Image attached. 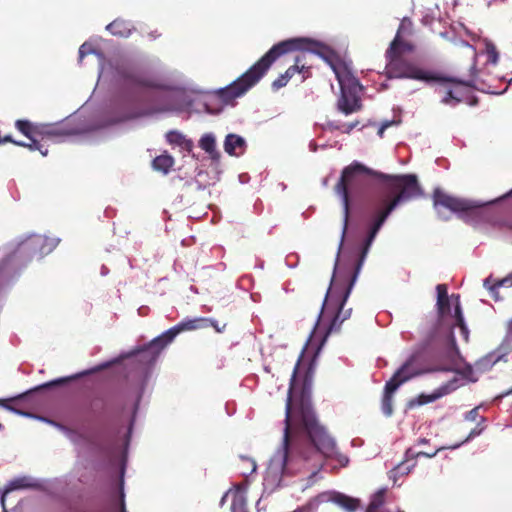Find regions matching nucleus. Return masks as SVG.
I'll use <instances>...</instances> for the list:
<instances>
[{
    "mask_svg": "<svg viewBox=\"0 0 512 512\" xmlns=\"http://www.w3.org/2000/svg\"><path fill=\"white\" fill-rule=\"evenodd\" d=\"M334 189L341 197L343 205V226L336 262H338L349 226L351 201L359 202L365 211L371 212V218L368 224V233L353 276L342 287L340 294L337 296L335 294L338 283L336 282L332 287L334 283L333 277L325 295L318 319V325H325L327 323L325 338L331 333L338 332L341 324L350 318L352 309H345V304L370 246L388 216L402 202L419 197L422 194V189L416 175L385 174L357 161H354L342 170L341 177ZM336 267L337 263H335L334 270Z\"/></svg>",
    "mask_w": 512,
    "mask_h": 512,
    "instance_id": "obj_1",
    "label": "nucleus"
},
{
    "mask_svg": "<svg viewBox=\"0 0 512 512\" xmlns=\"http://www.w3.org/2000/svg\"><path fill=\"white\" fill-rule=\"evenodd\" d=\"M303 353L299 356L290 378L285 405L284 433L281 446L270 461V468L288 474V464L294 454L309 460L319 454L330 457L336 443L320 425L311 402V388L314 363L311 361L305 371L300 393L296 392L297 377Z\"/></svg>",
    "mask_w": 512,
    "mask_h": 512,
    "instance_id": "obj_2",
    "label": "nucleus"
},
{
    "mask_svg": "<svg viewBox=\"0 0 512 512\" xmlns=\"http://www.w3.org/2000/svg\"><path fill=\"white\" fill-rule=\"evenodd\" d=\"M437 315L426 317L420 325V343L422 352H430L444 361L431 371L450 372L456 371L459 358V350L451 331L452 325H445L443 318L450 313V300L437 299Z\"/></svg>",
    "mask_w": 512,
    "mask_h": 512,
    "instance_id": "obj_3",
    "label": "nucleus"
},
{
    "mask_svg": "<svg viewBox=\"0 0 512 512\" xmlns=\"http://www.w3.org/2000/svg\"><path fill=\"white\" fill-rule=\"evenodd\" d=\"M311 44L308 40L295 39L283 40L273 45L268 52L235 81L215 91L223 106L233 105L235 99L243 96L250 88L255 86L280 56L294 49L306 48V45Z\"/></svg>",
    "mask_w": 512,
    "mask_h": 512,
    "instance_id": "obj_4",
    "label": "nucleus"
},
{
    "mask_svg": "<svg viewBox=\"0 0 512 512\" xmlns=\"http://www.w3.org/2000/svg\"><path fill=\"white\" fill-rule=\"evenodd\" d=\"M432 198L434 209L437 211L439 217L444 220H448V217L442 215L443 209H447L456 213L458 217L467 224L476 225L481 222L492 221V211L486 205L454 197L441 189H435Z\"/></svg>",
    "mask_w": 512,
    "mask_h": 512,
    "instance_id": "obj_5",
    "label": "nucleus"
},
{
    "mask_svg": "<svg viewBox=\"0 0 512 512\" xmlns=\"http://www.w3.org/2000/svg\"><path fill=\"white\" fill-rule=\"evenodd\" d=\"M397 44L398 40L392 41L385 52V75L388 79L408 78L426 82L436 80L433 73L419 68L404 56L397 54Z\"/></svg>",
    "mask_w": 512,
    "mask_h": 512,
    "instance_id": "obj_6",
    "label": "nucleus"
},
{
    "mask_svg": "<svg viewBox=\"0 0 512 512\" xmlns=\"http://www.w3.org/2000/svg\"><path fill=\"white\" fill-rule=\"evenodd\" d=\"M332 68L341 90V95L337 101L338 110L345 115L360 111L362 109L360 97L362 86L359 81L344 67L332 65Z\"/></svg>",
    "mask_w": 512,
    "mask_h": 512,
    "instance_id": "obj_7",
    "label": "nucleus"
},
{
    "mask_svg": "<svg viewBox=\"0 0 512 512\" xmlns=\"http://www.w3.org/2000/svg\"><path fill=\"white\" fill-rule=\"evenodd\" d=\"M296 39H304L310 41L311 45H307L306 48H299L291 50V52L298 51L300 52L295 57V62L291 65L284 74L291 80L296 74L300 75L301 82H304L306 79L312 76V64L307 61V53H313L319 56H324L327 51V47L319 41L313 40L307 37H296ZM289 40H295V38H290ZM290 53V51L288 52Z\"/></svg>",
    "mask_w": 512,
    "mask_h": 512,
    "instance_id": "obj_8",
    "label": "nucleus"
},
{
    "mask_svg": "<svg viewBox=\"0 0 512 512\" xmlns=\"http://www.w3.org/2000/svg\"><path fill=\"white\" fill-rule=\"evenodd\" d=\"M414 361L415 356L413 355L386 382L381 401V409L386 416L393 414V396L397 389L403 383L420 374V372L410 370Z\"/></svg>",
    "mask_w": 512,
    "mask_h": 512,
    "instance_id": "obj_9",
    "label": "nucleus"
},
{
    "mask_svg": "<svg viewBox=\"0 0 512 512\" xmlns=\"http://www.w3.org/2000/svg\"><path fill=\"white\" fill-rule=\"evenodd\" d=\"M207 318H195L184 320L172 328L165 331L162 335L153 339L146 347L145 350H152L155 355H158L174 338L183 331L197 330L204 327V322Z\"/></svg>",
    "mask_w": 512,
    "mask_h": 512,
    "instance_id": "obj_10",
    "label": "nucleus"
},
{
    "mask_svg": "<svg viewBox=\"0 0 512 512\" xmlns=\"http://www.w3.org/2000/svg\"><path fill=\"white\" fill-rule=\"evenodd\" d=\"M435 81L441 82L438 93L442 96V103L452 106L465 100V88L474 86L473 80L465 81L457 78H440L436 76Z\"/></svg>",
    "mask_w": 512,
    "mask_h": 512,
    "instance_id": "obj_11",
    "label": "nucleus"
},
{
    "mask_svg": "<svg viewBox=\"0 0 512 512\" xmlns=\"http://www.w3.org/2000/svg\"><path fill=\"white\" fill-rule=\"evenodd\" d=\"M16 129L26 136L30 142H21L14 140L13 144L21 147H26L31 151H39L41 155L46 156L48 154L47 146L36 142V131L38 123H32L29 120L19 119L15 122Z\"/></svg>",
    "mask_w": 512,
    "mask_h": 512,
    "instance_id": "obj_12",
    "label": "nucleus"
},
{
    "mask_svg": "<svg viewBox=\"0 0 512 512\" xmlns=\"http://www.w3.org/2000/svg\"><path fill=\"white\" fill-rule=\"evenodd\" d=\"M69 135H71V133L58 124L38 123L36 142L39 144H43L42 142L46 141L58 142Z\"/></svg>",
    "mask_w": 512,
    "mask_h": 512,
    "instance_id": "obj_13",
    "label": "nucleus"
},
{
    "mask_svg": "<svg viewBox=\"0 0 512 512\" xmlns=\"http://www.w3.org/2000/svg\"><path fill=\"white\" fill-rule=\"evenodd\" d=\"M125 80L127 86L131 88L153 89L161 92L169 90L168 85L162 84L155 79L140 74L127 75L125 76Z\"/></svg>",
    "mask_w": 512,
    "mask_h": 512,
    "instance_id": "obj_14",
    "label": "nucleus"
},
{
    "mask_svg": "<svg viewBox=\"0 0 512 512\" xmlns=\"http://www.w3.org/2000/svg\"><path fill=\"white\" fill-rule=\"evenodd\" d=\"M439 450L440 449H436L433 452L429 453V452H422V451L416 452L413 449L409 448L405 453V457H406L405 461H403L397 467H395V469L393 471L395 473L401 474V475L408 474L410 472L411 467L414 466V464H412V465L407 464L410 460H413L420 456L432 458L438 453Z\"/></svg>",
    "mask_w": 512,
    "mask_h": 512,
    "instance_id": "obj_15",
    "label": "nucleus"
},
{
    "mask_svg": "<svg viewBox=\"0 0 512 512\" xmlns=\"http://www.w3.org/2000/svg\"><path fill=\"white\" fill-rule=\"evenodd\" d=\"M483 286L489 291L491 297L497 301L500 299L498 292L500 287H512V273L500 280H495L492 276H489L484 280Z\"/></svg>",
    "mask_w": 512,
    "mask_h": 512,
    "instance_id": "obj_16",
    "label": "nucleus"
},
{
    "mask_svg": "<svg viewBox=\"0 0 512 512\" xmlns=\"http://www.w3.org/2000/svg\"><path fill=\"white\" fill-rule=\"evenodd\" d=\"M106 29L114 36L127 38L135 30L130 21L117 18L106 26Z\"/></svg>",
    "mask_w": 512,
    "mask_h": 512,
    "instance_id": "obj_17",
    "label": "nucleus"
},
{
    "mask_svg": "<svg viewBox=\"0 0 512 512\" xmlns=\"http://www.w3.org/2000/svg\"><path fill=\"white\" fill-rule=\"evenodd\" d=\"M246 148L244 138L236 134H228L224 141V150L229 155H240Z\"/></svg>",
    "mask_w": 512,
    "mask_h": 512,
    "instance_id": "obj_18",
    "label": "nucleus"
},
{
    "mask_svg": "<svg viewBox=\"0 0 512 512\" xmlns=\"http://www.w3.org/2000/svg\"><path fill=\"white\" fill-rule=\"evenodd\" d=\"M36 486L37 484L33 481V479L27 476L12 480L2 494L1 502L3 508L5 509V498L11 491L17 489L33 488Z\"/></svg>",
    "mask_w": 512,
    "mask_h": 512,
    "instance_id": "obj_19",
    "label": "nucleus"
},
{
    "mask_svg": "<svg viewBox=\"0 0 512 512\" xmlns=\"http://www.w3.org/2000/svg\"><path fill=\"white\" fill-rule=\"evenodd\" d=\"M166 140L169 144L177 145L188 152H191L194 146L192 140L186 139L182 133L176 130L168 131Z\"/></svg>",
    "mask_w": 512,
    "mask_h": 512,
    "instance_id": "obj_20",
    "label": "nucleus"
},
{
    "mask_svg": "<svg viewBox=\"0 0 512 512\" xmlns=\"http://www.w3.org/2000/svg\"><path fill=\"white\" fill-rule=\"evenodd\" d=\"M447 393H448V387L447 386L440 387L439 389H437L432 394H420L417 398L412 399L409 402V406L410 407H415V406H421V405H424V404H428V403L434 402V401H436L437 399H439L440 397L444 396Z\"/></svg>",
    "mask_w": 512,
    "mask_h": 512,
    "instance_id": "obj_21",
    "label": "nucleus"
},
{
    "mask_svg": "<svg viewBox=\"0 0 512 512\" xmlns=\"http://www.w3.org/2000/svg\"><path fill=\"white\" fill-rule=\"evenodd\" d=\"M175 163L174 158L167 152L157 156L152 161V167L158 172L168 174Z\"/></svg>",
    "mask_w": 512,
    "mask_h": 512,
    "instance_id": "obj_22",
    "label": "nucleus"
},
{
    "mask_svg": "<svg viewBox=\"0 0 512 512\" xmlns=\"http://www.w3.org/2000/svg\"><path fill=\"white\" fill-rule=\"evenodd\" d=\"M452 298L455 299V305H454V318H455V324L461 329V332L464 336V339L468 340V329L466 327L464 317L462 314L461 304H460V296L459 295H452Z\"/></svg>",
    "mask_w": 512,
    "mask_h": 512,
    "instance_id": "obj_23",
    "label": "nucleus"
},
{
    "mask_svg": "<svg viewBox=\"0 0 512 512\" xmlns=\"http://www.w3.org/2000/svg\"><path fill=\"white\" fill-rule=\"evenodd\" d=\"M99 370H100V368H97V369H93V370H90V371H84L82 373H78V374H75V375H72V376H69V377H63V378L55 379V380L47 382V383H45L43 385H40L36 389L40 390V389H46V388H50V387L66 384V383H68L70 381L76 380V379H78V378H80L82 376L88 375V374H90L92 372L99 371Z\"/></svg>",
    "mask_w": 512,
    "mask_h": 512,
    "instance_id": "obj_24",
    "label": "nucleus"
},
{
    "mask_svg": "<svg viewBox=\"0 0 512 512\" xmlns=\"http://www.w3.org/2000/svg\"><path fill=\"white\" fill-rule=\"evenodd\" d=\"M204 107H205L206 112H208L210 114H218L224 108V106L216 92H214L213 94H211L205 98Z\"/></svg>",
    "mask_w": 512,
    "mask_h": 512,
    "instance_id": "obj_25",
    "label": "nucleus"
},
{
    "mask_svg": "<svg viewBox=\"0 0 512 512\" xmlns=\"http://www.w3.org/2000/svg\"><path fill=\"white\" fill-rule=\"evenodd\" d=\"M199 147L204 150L206 153L210 154L211 157H214L216 152V140L213 134L206 133L199 140Z\"/></svg>",
    "mask_w": 512,
    "mask_h": 512,
    "instance_id": "obj_26",
    "label": "nucleus"
},
{
    "mask_svg": "<svg viewBox=\"0 0 512 512\" xmlns=\"http://www.w3.org/2000/svg\"><path fill=\"white\" fill-rule=\"evenodd\" d=\"M336 502L349 512H354L359 507V500L342 494L337 496Z\"/></svg>",
    "mask_w": 512,
    "mask_h": 512,
    "instance_id": "obj_27",
    "label": "nucleus"
},
{
    "mask_svg": "<svg viewBox=\"0 0 512 512\" xmlns=\"http://www.w3.org/2000/svg\"><path fill=\"white\" fill-rule=\"evenodd\" d=\"M385 499V491L379 490L376 492L372 498L371 501L366 509V512H379V508L383 505Z\"/></svg>",
    "mask_w": 512,
    "mask_h": 512,
    "instance_id": "obj_28",
    "label": "nucleus"
},
{
    "mask_svg": "<svg viewBox=\"0 0 512 512\" xmlns=\"http://www.w3.org/2000/svg\"><path fill=\"white\" fill-rule=\"evenodd\" d=\"M26 396V394H21L17 397H14V398H10V399H0V406L10 410V411H13L19 415H23V416H30V413H27V412H24L18 408H16L15 406L11 405L10 402H19L21 399H23L24 397Z\"/></svg>",
    "mask_w": 512,
    "mask_h": 512,
    "instance_id": "obj_29",
    "label": "nucleus"
},
{
    "mask_svg": "<svg viewBox=\"0 0 512 512\" xmlns=\"http://www.w3.org/2000/svg\"><path fill=\"white\" fill-rule=\"evenodd\" d=\"M497 360L498 359L495 358L493 354L487 355L476 362V368L483 372L490 369L497 362Z\"/></svg>",
    "mask_w": 512,
    "mask_h": 512,
    "instance_id": "obj_30",
    "label": "nucleus"
},
{
    "mask_svg": "<svg viewBox=\"0 0 512 512\" xmlns=\"http://www.w3.org/2000/svg\"><path fill=\"white\" fill-rule=\"evenodd\" d=\"M398 40L397 44V54L404 56L405 53H410L414 50V46L408 42H405L401 39L399 32L396 34L395 38L392 41Z\"/></svg>",
    "mask_w": 512,
    "mask_h": 512,
    "instance_id": "obj_31",
    "label": "nucleus"
},
{
    "mask_svg": "<svg viewBox=\"0 0 512 512\" xmlns=\"http://www.w3.org/2000/svg\"><path fill=\"white\" fill-rule=\"evenodd\" d=\"M493 226L499 228V229H506L512 231V219L510 218H499L495 219L492 216V221H490Z\"/></svg>",
    "mask_w": 512,
    "mask_h": 512,
    "instance_id": "obj_32",
    "label": "nucleus"
},
{
    "mask_svg": "<svg viewBox=\"0 0 512 512\" xmlns=\"http://www.w3.org/2000/svg\"><path fill=\"white\" fill-rule=\"evenodd\" d=\"M465 419L471 422H477L483 424L485 422V418L479 415V407H475L466 413Z\"/></svg>",
    "mask_w": 512,
    "mask_h": 512,
    "instance_id": "obj_33",
    "label": "nucleus"
},
{
    "mask_svg": "<svg viewBox=\"0 0 512 512\" xmlns=\"http://www.w3.org/2000/svg\"><path fill=\"white\" fill-rule=\"evenodd\" d=\"M358 125H359V121H355V122L347 123V124H340V125H334L333 123L329 124L331 129L339 130L342 133H347V134H349Z\"/></svg>",
    "mask_w": 512,
    "mask_h": 512,
    "instance_id": "obj_34",
    "label": "nucleus"
},
{
    "mask_svg": "<svg viewBox=\"0 0 512 512\" xmlns=\"http://www.w3.org/2000/svg\"><path fill=\"white\" fill-rule=\"evenodd\" d=\"M289 81V78L283 73L272 82V88L274 90H279L280 88L285 87Z\"/></svg>",
    "mask_w": 512,
    "mask_h": 512,
    "instance_id": "obj_35",
    "label": "nucleus"
},
{
    "mask_svg": "<svg viewBox=\"0 0 512 512\" xmlns=\"http://www.w3.org/2000/svg\"><path fill=\"white\" fill-rule=\"evenodd\" d=\"M463 377L475 382L477 381V378L474 377V370L471 365H466L460 372Z\"/></svg>",
    "mask_w": 512,
    "mask_h": 512,
    "instance_id": "obj_36",
    "label": "nucleus"
},
{
    "mask_svg": "<svg viewBox=\"0 0 512 512\" xmlns=\"http://www.w3.org/2000/svg\"><path fill=\"white\" fill-rule=\"evenodd\" d=\"M487 55H488V61L496 64L498 61V52L494 46H488L487 47Z\"/></svg>",
    "mask_w": 512,
    "mask_h": 512,
    "instance_id": "obj_37",
    "label": "nucleus"
},
{
    "mask_svg": "<svg viewBox=\"0 0 512 512\" xmlns=\"http://www.w3.org/2000/svg\"><path fill=\"white\" fill-rule=\"evenodd\" d=\"M436 290H437V299L449 298L447 286L445 284H438L436 286Z\"/></svg>",
    "mask_w": 512,
    "mask_h": 512,
    "instance_id": "obj_38",
    "label": "nucleus"
},
{
    "mask_svg": "<svg viewBox=\"0 0 512 512\" xmlns=\"http://www.w3.org/2000/svg\"><path fill=\"white\" fill-rule=\"evenodd\" d=\"M93 49L90 45L87 43H84L79 48V60L82 61V59L89 53H92Z\"/></svg>",
    "mask_w": 512,
    "mask_h": 512,
    "instance_id": "obj_39",
    "label": "nucleus"
},
{
    "mask_svg": "<svg viewBox=\"0 0 512 512\" xmlns=\"http://www.w3.org/2000/svg\"><path fill=\"white\" fill-rule=\"evenodd\" d=\"M484 426L480 423H477V426L472 429L468 435V437L464 440V442L468 441L469 439L474 438L475 436H478L481 434V432L484 430Z\"/></svg>",
    "mask_w": 512,
    "mask_h": 512,
    "instance_id": "obj_40",
    "label": "nucleus"
},
{
    "mask_svg": "<svg viewBox=\"0 0 512 512\" xmlns=\"http://www.w3.org/2000/svg\"><path fill=\"white\" fill-rule=\"evenodd\" d=\"M93 406L95 410L103 412L105 410V403L102 397H95L93 400Z\"/></svg>",
    "mask_w": 512,
    "mask_h": 512,
    "instance_id": "obj_41",
    "label": "nucleus"
},
{
    "mask_svg": "<svg viewBox=\"0 0 512 512\" xmlns=\"http://www.w3.org/2000/svg\"><path fill=\"white\" fill-rule=\"evenodd\" d=\"M204 327H207V326H213L217 332H222L224 330V328L226 327V324H223V326L220 328L218 323L212 319H207L206 322H204Z\"/></svg>",
    "mask_w": 512,
    "mask_h": 512,
    "instance_id": "obj_42",
    "label": "nucleus"
},
{
    "mask_svg": "<svg viewBox=\"0 0 512 512\" xmlns=\"http://www.w3.org/2000/svg\"><path fill=\"white\" fill-rule=\"evenodd\" d=\"M241 459H242V461H245V462H247L250 465V467H251L250 472L251 473L256 470V463H255L254 460H252V459H250L248 457H241Z\"/></svg>",
    "mask_w": 512,
    "mask_h": 512,
    "instance_id": "obj_43",
    "label": "nucleus"
},
{
    "mask_svg": "<svg viewBox=\"0 0 512 512\" xmlns=\"http://www.w3.org/2000/svg\"><path fill=\"white\" fill-rule=\"evenodd\" d=\"M14 139L10 135L1 136L0 135V144L3 143H13Z\"/></svg>",
    "mask_w": 512,
    "mask_h": 512,
    "instance_id": "obj_44",
    "label": "nucleus"
},
{
    "mask_svg": "<svg viewBox=\"0 0 512 512\" xmlns=\"http://www.w3.org/2000/svg\"><path fill=\"white\" fill-rule=\"evenodd\" d=\"M322 467H323V463H322V461H319L317 469L311 473V475L309 476V480H312L314 477H316V475L322 469Z\"/></svg>",
    "mask_w": 512,
    "mask_h": 512,
    "instance_id": "obj_45",
    "label": "nucleus"
},
{
    "mask_svg": "<svg viewBox=\"0 0 512 512\" xmlns=\"http://www.w3.org/2000/svg\"><path fill=\"white\" fill-rule=\"evenodd\" d=\"M388 124L383 125L379 130L378 134L382 137L385 129L387 128Z\"/></svg>",
    "mask_w": 512,
    "mask_h": 512,
    "instance_id": "obj_46",
    "label": "nucleus"
},
{
    "mask_svg": "<svg viewBox=\"0 0 512 512\" xmlns=\"http://www.w3.org/2000/svg\"><path fill=\"white\" fill-rule=\"evenodd\" d=\"M120 511H121V512H127V511H126V508H125V502H124V499H123V498L121 499Z\"/></svg>",
    "mask_w": 512,
    "mask_h": 512,
    "instance_id": "obj_47",
    "label": "nucleus"
},
{
    "mask_svg": "<svg viewBox=\"0 0 512 512\" xmlns=\"http://www.w3.org/2000/svg\"><path fill=\"white\" fill-rule=\"evenodd\" d=\"M468 103L470 105H476L478 103V99L476 97H473Z\"/></svg>",
    "mask_w": 512,
    "mask_h": 512,
    "instance_id": "obj_48",
    "label": "nucleus"
},
{
    "mask_svg": "<svg viewBox=\"0 0 512 512\" xmlns=\"http://www.w3.org/2000/svg\"><path fill=\"white\" fill-rule=\"evenodd\" d=\"M166 110H169V106L168 105H165L163 106L160 111H166Z\"/></svg>",
    "mask_w": 512,
    "mask_h": 512,
    "instance_id": "obj_49",
    "label": "nucleus"
},
{
    "mask_svg": "<svg viewBox=\"0 0 512 512\" xmlns=\"http://www.w3.org/2000/svg\"><path fill=\"white\" fill-rule=\"evenodd\" d=\"M511 194H512V190L509 192V194H508V195H511Z\"/></svg>",
    "mask_w": 512,
    "mask_h": 512,
    "instance_id": "obj_50",
    "label": "nucleus"
},
{
    "mask_svg": "<svg viewBox=\"0 0 512 512\" xmlns=\"http://www.w3.org/2000/svg\"><path fill=\"white\" fill-rule=\"evenodd\" d=\"M2 428V425L0 424V429Z\"/></svg>",
    "mask_w": 512,
    "mask_h": 512,
    "instance_id": "obj_51",
    "label": "nucleus"
}]
</instances>
